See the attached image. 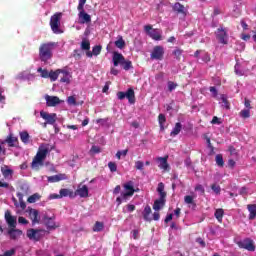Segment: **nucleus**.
Returning <instances> with one entry per match:
<instances>
[{
    "label": "nucleus",
    "instance_id": "obj_1",
    "mask_svg": "<svg viewBox=\"0 0 256 256\" xmlns=\"http://www.w3.org/2000/svg\"><path fill=\"white\" fill-rule=\"evenodd\" d=\"M48 153H49V145L47 144L41 145L38 149L36 156L34 157L31 163L32 169L37 170L39 169V167H43V162L47 158Z\"/></svg>",
    "mask_w": 256,
    "mask_h": 256
},
{
    "label": "nucleus",
    "instance_id": "obj_2",
    "mask_svg": "<svg viewBox=\"0 0 256 256\" xmlns=\"http://www.w3.org/2000/svg\"><path fill=\"white\" fill-rule=\"evenodd\" d=\"M124 191L121 193L120 197L116 198L118 205L131 199L132 195H135V183L133 181H128L123 184Z\"/></svg>",
    "mask_w": 256,
    "mask_h": 256
},
{
    "label": "nucleus",
    "instance_id": "obj_3",
    "mask_svg": "<svg viewBox=\"0 0 256 256\" xmlns=\"http://www.w3.org/2000/svg\"><path fill=\"white\" fill-rule=\"evenodd\" d=\"M57 47V43L55 42H48L45 44H42L39 48V57L40 60L44 63H47L51 57H53V51Z\"/></svg>",
    "mask_w": 256,
    "mask_h": 256
},
{
    "label": "nucleus",
    "instance_id": "obj_4",
    "mask_svg": "<svg viewBox=\"0 0 256 256\" xmlns=\"http://www.w3.org/2000/svg\"><path fill=\"white\" fill-rule=\"evenodd\" d=\"M61 17H63V13L58 12L50 19V27L56 35L63 33V30H61Z\"/></svg>",
    "mask_w": 256,
    "mask_h": 256
},
{
    "label": "nucleus",
    "instance_id": "obj_5",
    "mask_svg": "<svg viewBox=\"0 0 256 256\" xmlns=\"http://www.w3.org/2000/svg\"><path fill=\"white\" fill-rule=\"evenodd\" d=\"M144 30L154 41H163V31L161 29H154L151 25H146Z\"/></svg>",
    "mask_w": 256,
    "mask_h": 256
},
{
    "label": "nucleus",
    "instance_id": "obj_6",
    "mask_svg": "<svg viewBox=\"0 0 256 256\" xmlns=\"http://www.w3.org/2000/svg\"><path fill=\"white\" fill-rule=\"evenodd\" d=\"M117 97L120 101H123V99L126 97L131 105L135 103V91L133 88H129L126 92H118Z\"/></svg>",
    "mask_w": 256,
    "mask_h": 256
},
{
    "label": "nucleus",
    "instance_id": "obj_7",
    "mask_svg": "<svg viewBox=\"0 0 256 256\" xmlns=\"http://www.w3.org/2000/svg\"><path fill=\"white\" fill-rule=\"evenodd\" d=\"M40 117L46 121L44 124V127H47V125H55L57 121V114L56 113H48L45 111L40 112Z\"/></svg>",
    "mask_w": 256,
    "mask_h": 256
},
{
    "label": "nucleus",
    "instance_id": "obj_8",
    "mask_svg": "<svg viewBox=\"0 0 256 256\" xmlns=\"http://www.w3.org/2000/svg\"><path fill=\"white\" fill-rule=\"evenodd\" d=\"M238 247H240V249H246V251H255V241L251 238H245L238 242Z\"/></svg>",
    "mask_w": 256,
    "mask_h": 256
},
{
    "label": "nucleus",
    "instance_id": "obj_9",
    "mask_svg": "<svg viewBox=\"0 0 256 256\" xmlns=\"http://www.w3.org/2000/svg\"><path fill=\"white\" fill-rule=\"evenodd\" d=\"M216 37L223 45H227L229 36L227 35V28L220 27L216 31Z\"/></svg>",
    "mask_w": 256,
    "mask_h": 256
},
{
    "label": "nucleus",
    "instance_id": "obj_10",
    "mask_svg": "<svg viewBox=\"0 0 256 256\" xmlns=\"http://www.w3.org/2000/svg\"><path fill=\"white\" fill-rule=\"evenodd\" d=\"M163 55H165V49L163 46H155L150 57L156 61H161V59H163Z\"/></svg>",
    "mask_w": 256,
    "mask_h": 256
},
{
    "label": "nucleus",
    "instance_id": "obj_11",
    "mask_svg": "<svg viewBox=\"0 0 256 256\" xmlns=\"http://www.w3.org/2000/svg\"><path fill=\"white\" fill-rule=\"evenodd\" d=\"M72 78L73 75H71V72H69L67 68L60 69V83H65L66 85H69Z\"/></svg>",
    "mask_w": 256,
    "mask_h": 256
},
{
    "label": "nucleus",
    "instance_id": "obj_12",
    "mask_svg": "<svg viewBox=\"0 0 256 256\" xmlns=\"http://www.w3.org/2000/svg\"><path fill=\"white\" fill-rule=\"evenodd\" d=\"M44 99L47 107H57V105H61V103H63V100L59 99L57 96L45 95Z\"/></svg>",
    "mask_w": 256,
    "mask_h": 256
},
{
    "label": "nucleus",
    "instance_id": "obj_13",
    "mask_svg": "<svg viewBox=\"0 0 256 256\" xmlns=\"http://www.w3.org/2000/svg\"><path fill=\"white\" fill-rule=\"evenodd\" d=\"M28 213L32 221V225H36V223H41V219H43V216L45 215V214L40 215L39 211L33 208H31Z\"/></svg>",
    "mask_w": 256,
    "mask_h": 256
},
{
    "label": "nucleus",
    "instance_id": "obj_14",
    "mask_svg": "<svg viewBox=\"0 0 256 256\" xmlns=\"http://www.w3.org/2000/svg\"><path fill=\"white\" fill-rule=\"evenodd\" d=\"M5 221L8 224V227H10V229H15V227H17V216H13L11 215V211L7 210L5 212Z\"/></svg>",
    "mask_w": 256,
    "mask_h": 256
},
{
    "label": "nucleus",
    "instance_id": "obj_15",
    "mask_svg": "<svg viewBox=\"0 0 256 256\" xmlns=\"http://www.w3.org/2000/svg\"><path fill=\"white\" fill-rule=\"evenodd\" d=\"M168 159H169V156L157 158L159 169H161L162 171H169L170 166H169V163L167 162Z\"/></svg>",
    "mask_w": 256,
    "mask_h": 256
},
{
    "label": "nucleus",
    "instance_id": "obj_16",
    "mask_svg": "<svg viewBox=\"0 0 256 256\" xmlns=\"http://www.w3.org/2000/svg\"><path fill=\"white\" fill-rule=\"evenodd\" d=\"M194 57L196 59H201L203 61V63H209V61H211V56H209V53H207L203 50H197L194 53Z\"/></svg>",
    "mask_w": 256,
    "mask_h": 256
},
{
    "label": "nucleus",
    "instance_id": "obj_17",
    "mask_svg": "<svg viewBox=\"0 0 256 256\" xmlns=\"http://www.w3.org/2000/svg\"><path fill=\"white\" fill-rule=\"evenodd\" d=\"M76 195L83 199L89 197V188L87 185L80 184L76 190Z\"/></svg>",
    "mask_w": 256,
    "mask_h": 256
},
{
    "label": "nucleus",
    "instance_id": "obj_18",
    "mask_svg": "<svg viewBox=\"0 0 256 256\" xmlns=\"http://www.w3.org/2000/svg\"><path fill=\"white\" fill-rule=\"evenodd\" d=\"M112 61L114 67H118L119 65H123L125 63V57L119 52H114Z\"/></svg>",
    "mask_w": 256,
    "mask_h": 256
},
{
    "label": "nucleus",
    "instance_id": "obj_19",
    "mask_svg": "<svg viewBox=\"0 0 256 256\" xmlns=\"http://www.w3.org/2000/svg\"><path fill=\"white\" fill-rule=\"evenodd\" d=\"M42 220L44 221L47 229H57V224L55 223V217H49L44 215Z\"/></svg>",
    "mask_w": 256,
    "mask_h": 256
},
{
    "label": "nucleus",
    "instance_id": "obj_20",
    "mask_svg": "<svg viewBox=\"0 0 256 256\" xmlns=\"http://www.w3.org/2000/svg\"><path fill=\"white\" fill-rule=\"evenodd\" d=\"M27 237L31 241H39L41 239V231L35 229H29L27 231Z\"/></svg>",
    "mask_w": 256,
    "mask_h": 256
},
{
    "label": "nucleus",
    "instance_id": "obj_21",
    "mask_svg": "<svg viewBox=\"0 0 256 256\" xmlns=\"http://www.w3.org/2000/svg\"><path fill=\"white\" fill-rule=\"evenodd\" d=\"M48 183H59V181H65L68 179L67 175L65 174H56L53 176H46Z\"/></svg>",
    "mask_w": 256,
    "mask_h": 256
},
{
    "label": "nucleus",
    "instance_id": "obj_22",
    "mask_svg": "<svg viewBox=\"0 0 256 256\" xmlns=\"http://www.w3.org/2000/svg\"><path fill=\"white\" fill-rule=\"evenodd\" d=\"M79 23H91V15L87 14L85 10H79L78 14Z\"/></svg>",
    "mask_w": 256,
    "mask_h": 256
},
{
    "label": "nucleus",
    "instance_id": "obj_23",
    "mask_svg": "<svg viewBox=\"0 0 256 256\" xmlns=\"http://www.w3.org/2000/svg\"><path fill=\"white\" fill-rule=\"evenodd\" d=\"M1 173L3 177L7 179V181H11V179H13V170L9 168V166L7 165L2 166Z\"/></svg>",
    "mask_w": 256,
    "mask_h": 256
},
{
    "label": "nucleus",
    "instance_id": "obj_24",
    "mask_svg": "<svg viewBox=\"0 0 256 256\" xmlns=\"http://www.w3.org/2000/svg\"><path fill=\"white\" fill-rule=\"evenodd\" d=\"M165 202H166V199L163 197H160L159 199L155 200L153 204L154 211H161V209L165 207Z\"/></svg>",
    "mask_w": 256,
    "mask_h": 256
},
{
    "label": "nucleus",
    "instance_id": "obj_25",
    "mask_svg": "<svg viewBox=\"0 0 256 256\" xmlns=\"http://www.w3.org/2000/svg\"><path fill=\"white\" fill-rule=\"evenodd\" d=\"M16 195L18 197L19 203H17V200H14L15 206L20 207V209H25V207H27V204H25V201L23 200V193L18 192Z\"/></svg>",
    "mask_w": 256,
    "mask_h": 256
},
{
    "label": "nucleus",
    "instance_id": "obj_26",
    "mask_svg": "<svg viewBox=\"0 0 256 256\" xmlns=\"http://www.w3.org/2000/svg\"><path fill=\"white\" fill-rule=\"evenodd\" d=\"M247 209L249 211L248 218L250 221H253V219L256 217V204H248Z\"/></svg>",
    "mask_w": 256,
    "mask_h": 256
},
{
    "label": "nucleus",
    "instance_id": "obj_27",
    "mask_svg": "<svg viewBox=\"0 0 256 256\" xmlns=\"http://www.w3.org/2000/svg\"><path fill=\"white\" fill-rule=\"evenodd\" d=\"M223 215H225V210H223V208L215 210L214 217L217 219L218 223H223Z\"/></svg>",
    "mask_w": 256,
    "mask_h": 256
},
{
    "label": "nucleus",
    "instance_id": "obj_28",
    "mask_svg": "<svg viewBox=\"0 0 256 256\" xmlns=\"http://www.w3.org/2000/svg\"><path fill=\"white\" fill-rule=\"evenodd\" d=\"M105 229V223L96 221L92 230L94 233H100V231H103Z\"/></svg>",
    "mask_w": 256,
    "mask_h": 256
},
{
    "label": "nucleus",
    "instance_id": "obj_29",
    "mask_svg": "<svg viewBox=\"0 0 256 256\" xmlns=\"http://www.w3.org/2000/svg\"><path fill=\"white\" fill-rule=\"evenodd\" d=\"M235 73H236V75H239L241 77L243 75H247V70L243 69V66H241V64H239V62H237L235 65Z\"/></svg>",
    "mask_w": 256,
    "mask_h": 256
},
{
    "label": "nucleus",
    "instance_id": "obj_30",
    "mask_svg": "<svg viewBox=\"0 0 256 256\" xmlns=\"http://www.w3.org/2000/svg\"><path fill=\"white\" fill-rule=\"evenodd\" d=\"M29 139H31V136H29V133L27 131L20 132V140L24 145H28Z\"/></svg>",
    "mask_w": 256,
    "mask_h": 256
},
{
    "label": "nucleus",
    "instance_id": "obj_31",
    "mask_svg": "<svg viewBox=\"0 0 256 256\" xmlns=\"http://www.w3.org/2000/svg\"><path fill=\"white\" fill-rule=\"evenodd\" d=\"M59 194H60V199H63V197H73V191L67 188L60 189Z\"/></svg>",
    "mask_w": 256,
    "mask_h": 256
},
{
    "label": "nucleus",
    "instance_id": "obj_32",
    "mask_svg": "<svg viewBox=\"0 0 256 256\" xmlns=\"http://www.w3.org/2000/svg\"><path fill=\"white\" fill-rule=\"evenodd\" d=\"M157 191H158V194L160 197H162V198L167 197V193L165 192V184H163V182H160L158 184Z\"/></svg>",
    "mask_w": 256,
    "mask_h": 256
},
{
    "label": "nucleus",
    "instance_id": "obj_33",
    "mask_svg": "<svg viewBox=\"0 0 256 256\" xmlns=\"http://www.w3.org/2000/svg\"><path fill=\"white\" fill-rule=\"evenodd\" d=\"M182 127L183 126L181 125L180 122L176 123L175 127L172 129V131L170 133L171 137H175V136L179 135V133H181Z\"/></svg>",
    "mask_w": 256,
    "mask_h": 256
},
{
    "label": "nucleus",
    "instance_id": "obj_34",
    "mask_svg": "<svg viewBox=\"0 0 256 256\" xmlns=\"http://www.w3.org/2000/svg\"><path fill=\"white\" fill-rule=\"evenodd\" d=\"M143 218L145 221H152L151 219V206H146L143 211Z\"/></svg>",
    "mask_w": 256,
    "mask_h": 256
},
{
    "label": "nucleus",
    "instance_id": "obj_35",
    "mask_svg": "<svg viewBox=\"0 0 256 256\" xmlns=\"http://www.w3.org/2000/svg\"><path fill=\"white\" fill-rule=\"evenodd\" d=\"M18 139L17 137H14L13 135H10L7 139H6V143H8V145L10 147H17V143H18Z\"/></svg>",
    "mask_w": 256,
    "mask_h": 256
},
{
    "label": "nucleus",
    "instance_id": "obj_36",
    "mask_svg": "<svg viewBox=\"0 0 256 256\" xmlns=\"http://www.w3.org/2000/svg\"><path fill=\"white\" fill-rule=\"evenodd\" d=\"M60 71L61 69H58L56 71H50L48 79H50L51 81H57V79H59Z\"/></svg>",
    "mask_w": 256,
    "mask_h": 256
},
{
    "label": "nucleus",
    "instance_id": "obj_37",
    "mask_svg": "<svg viewBox=\"0 0 256 256\" xmlns=\"http://www.w3.org/2000/svg\"><path fill=\"white\" fill-rule=\"evenodd\" d=\"M9 235H10L11 239H17V237H21V235H23V232L21 230H15L12 228L9 231Z\"/></svg>",
    "mask_w": 256,
    "mask_h": 256
},
{
    "label": "nucleus",
    "instance_id": "obj_38",
    "mask_svg": "<svg viewBox=\"0 0 256 256\" xmlns=\"http://www.w3.org/2000/svg\"><path fill=\"white\" fill-rule=\"evenodd\" d=\"M37 73H39L40 77H42L43 79H49V72L47 69L39 67L37 69Z\"/></svg>",
    "mask_w": 256,
    "mask_h": 256
},
{
    "label": "nucleus",
    "instance_id": "obj_39",
    "mask_svg": "<svg viewBox=\"0 0 256 256\" xmlns=\"http://www.w3.org/2000/svg\"><path fill=\"white\" fill-rule=\"evenodd\" d=\"M158 121H159L160 129L161 131H163L165 129V121H167V119L165 118V115L159 114Z\"/></svg>",
    "mask_w": 256,
    "mask_h": 256
},
{
    "label": "nucleus",
    "instance_id": "obj_40",
    "mask_svg": "<svg viewBox=\"0 0 256 256\" xmlns=\"http://www.w3.org/2000/svg\"><path fill=\"white\" fill-rule=\"evenodd\" d=\"M115 46L118 49H123V47H125V40H123V36L118 37V40L115 41Z\"/></svg>",
    "mask_w": 256,
    "mask_h": 256
},
{
    "label": "nucleus",
    "instance_id": "obj_41",
    "mask_svg": "<svg viewBox=\"0 0 256 256\" xmlns=\"http://www.w3.org/2000/svg\"><path fill=\"white\" fill-rule=\"evenodd\" d=\"M41 199V196L37 193L31 195L28 197V203H36L37 201H39Z\"/></svg>",
    "mask_w": 256,
    "mask_h": 256
},
{
    "label": "nucleus",
    "instance_id": "obj_42",
    "mask_svg": "<svg viewBox=\"0 0 256 256\" xmlns=\"http://www.w3.org/2000/svg\"><path fill=\"white\" fill-rule=\"evenodd\" d=\"M174 11H177V13H185V6H183L181 3H175L174 4Z\"/></svg>",
    "mask_w": 256,
    "mask_h": 256
},
{
    "label": "nucleus",
    "instance_id": "obj_43",
    "mask_svg": "<svg viewBox=\"0 0 256 256\" xmlns=\"http://www.w3.org/2000/svg\"><path fill=\"white\" fill-rule=\"evenodd\" d=\"M81 49H83L84 51H89L91 49V43L89 42V40H82Z\"/></svg>",
    "mask_w": 256,
    "mask_h": 256
},
{
    "label": "nucleus",
    "instance_id": "obj_44",
    "mask_svg": "<svg viewBox=\"0 0 256 256\" xmlns=\"http://www.w3.org/2000/svg\"><path fill=\"white\" fill-rule=\"evenodd\" d=\"M68 105H71L73 107L77 106V98L75 96H69L67 98Z\"/></svg>",
    "mask_w": 256,
    "mask_h": 256
},
{
    "label": "nucleus",
    "instance_id": "obj_45",
    "mask_svg": "<svg viewBox=\"0 0 256 256\" xmlns=\"http://www.w3.org/2000/svg\"><path fill=\"white\" fill-rule=\"evenodd\" d=\"M216 165H218V167H223V165H225V162L223 161V156L220 154L216 155Z\"/></svg>",
    "mask_w": 256,
    "mask_h": 256
},
{
    "label": "nucleus",
    "instance_id": "obj_46",
    "mask_svg": "<svg viewBox=\"0 0 256 256\" xmlns=\"http://www.w3.org/2000/svg\"><path fill=\"white\" fill-rule=\"evenodd\" d=\"M240 117H243V119H249V117H251V112L249 109H244L240 112Z\"/></svg>",
    "mask_w": 256,
    "mask_h": 256
},
{
    "label": "nucleus",
    "instance_id": "obj_47",
    "mask_svg": "<svg viewBox=\"0 0 256 256\" xmlns=\"http://www.w3.org/2000/svg\"><path fill=\"white\" fill-rule=\"evenodd\" d=\"M101 49H102L101 45L94 46L93 49H92L93 55L95 57H97V55H100L101 54Z\"/></svg>",
    "mask_w": 256,
    "mask_h": 256
},
{
    "label": "nucleus",
    "instance_id": "obj_48",
    "mask_svg": "<svg viewBox=\"0 0 256 256\" xmlns=\"http://www.w3.org/2000/svg\"><path fill=\"white\" fill-rule=\"evenodd\" d=\"M212 191L216 194L219 195V193H221V186L217 185V184H213L211 186Z\"/></svg>",
    "mask_w": 256,
    "mask_h": 256
},
{
    "label": "nucleus",
    "instance_id": "obj_49",
    "mask_svg": "<svg viewBox=\"0 0 256 256\" xmlns=\"http://www.w3.org/2000/svg\"><path fill=\"white\" fill-rule=\"evenodd\" d=\"M128 150H121L116 153L117 159H121V157H127Z\"/></svg>",
    "mask_w": 256,
    "mask_h": 256
},
{
    "label": "nucleus",
    "instance_id": "obj_50",
    "mask_svg": "<svg viewBox=\"0 0 256 256\" xmlns=\"http://www.w3.org/2000/svg\"><path fill=\"white\" fill-rule=\"evenodd\" d=\"M173 55L176 57V59H181V55H183V50L177 48L173 51Z\"/></svg>",
    "mask_w": 256,
    "mask_h": 256
},
{
    "label": "nucleus",
    "instance_id": "obj_51",
    "mask_svg": "<svg viewBox=\"0 0 256 256\" xmlns=\"http://www.w3.org/2000/svg\"><path fill=\"white\" fill-rule=\"evenodd\" d=\"M108 167L111 173H115V171H117V164L115 162H109Z\"/></svg>",
    "mask_w": 256,
    "mask_h": 256
},
{
    "label": "nucleus",
    "instance_id": "obj_52",
    "mask_svg": "<svg viewBox=\"0 0 256 256\" xmlns=\"http://www.w3.org/2000/svg\"><path fill=\"white\" fill-rule=\"evenodd\" d=\"M135 167L136 169H138V171H143V167H145V164L143 163V161H136Z\"/></svg>",
    "mask_w": 256,
    "mask_h": 256
},
{
    "label": "nucleus",
    "instance_id": "obj_53",
    "mask_svg": "<svg viewBox=\"0 0 256 256\" xmlns=\"http://www.w3.org/2000/svg\"><path fill=\"white\" fill-rule=\"evenodd\" d=\"M85 3H87V0H79L78 11H85L84 10Z\"/></svg>",
    "mask_w": 256,
    "mask_h": 256
},
{
    "label": "nucleus",
    "instance_id": "obj_54",
    "mask_svg": "<svg viewBox=\"0 0 256 256\" xmlns=\"http://www.w3.org/2000/svg\"><path fill=\"white\" fill-rule=\"evenodd\" d=\"M122 66L125 71H129L131 69V61L124 60V63L122 64Z\"/></svg>",
    "mask_w": 256,
    "mask_h": 256
},
{
    "label": "nucleus",
    "instance_id": "obj_55",
    "mask_svg": "<svg viewBox=\"0 0 256 256\" xmlns=\"http://www.w3.org/2000/svg\"><path fill=\"white\" fill-rule=\"evenodd\" d=\"M193 199H194V197L193 196H189V195L184 197V201H185V203L187 205H191L193 203Z\"/></svg>",
    "mask_w": 256,
    "mask_h": 256
},
{
    "label": "nucleus",
    "instance_id": "obj_56",
    "mask_svg": "<svg viewBox=\"0 0 256 256\" xmlns=\"http://www.w3.org/2000/svg\"><path fill=\"white\" fill-rule=\"evenodd\" d=\"M175 89H177V84L174 83V82L169 81L168 82V90L169 91H175Z\"/></svg>",
    "mask_w": 256,
    "mask_h": 256
},
{
    "label": "nucleus",
    "instance_id": "obj_57",
    "mask_svg": "<svg viewBox=\"0 0 256 256\" xmlns=\"http://www.w3.org/2000/svg\"><path fill=\"white\" fill-rule=\"evenodd\" d=\"M195 191H198L199 193H201V195H203V193H205V188L203 187V185L198 184L195 187Z\"/></svg>",
    "mask_w": 256,
    "mask_h": 256
},
{
    "label": "nucleus",
    "instance_id": "obj_58",
    "mask_svg": "<svg viewBox=\"0 0 256 256\" xmlns=\"http://www.w3.org/2000/svg\"><path fill=\"white\" fill-rule=\"evenodd\" d=\"M211 123L212 125H221V119L218 118L217 116H214Z\"/></svg>",
    "mask_w": 256,
    "mask_h": 256
},
{
    "label": "nucleus",
    "instance_id": "obj_59",
    "mask_svg": "<svg viewBox=\"0 0 256 256\" xmlns=\"http://www.w3.org/2000/svg\"><path fill=\"white\" fill-rule=\"evenodd\" d=\"M14 255H15V249H11L6 251L2 256H14Z\"/></svg>",
    "mask_w": 256,
    "mask_h": 256
},
{
    "label": "nucleus",
    "instance_id": "obj_60",
    "mask_svg": "<svg viewBox=\"0 0 256 256\" xmlns=\"http://www.w3.org/2000/svg\"><path fill=\"white\" fill-rule=\"evenodd\" d=\"M14 255H15V249H11L6 251L2 256H14Z\"/></svg>",
    "mask_w": 256,
    "mask_h": 256
},
{
    "label": "nucleus",
    "instance_id": "obj_61",
    "mask_svg": "<svg viewBox=\"0 0 256 256\" xmlns=\"http://www.w3.org/2000/svg\"><path fill=\"white\" fill-rule=\"evenodd\" d=\"M126 209H127V211H128L129 213H133V210L135 209V205H133V204H128V205L126 206Z\"/></svg>",
    "mask_w": 256,
    "mask_h": 256
},
{
    "label": "nucleus",
    "instance_id": "obj_62",
    "mask_svg": "<svg viewBox=\"0 0 256 256\" xmlns=\"http://www.w3.org/2000/svg\"><path fill=\"white\" fill-rule=\"evenodd\" d=\"M210 93H212L213 97H217V88L214 86L210 87Z\"/></svg>",
    "mask_w": 256,
    "mask_h": 256
},
{
    "label": "nucleus",
    "instance_id": "obj_63",
    "mask_svg": "<svg viewBox=\"0 0 256 256\" xmlns=\"http://www.w3.org/2000/svg\"><path fill=\"white\" fill-rule=\"evenodd\" d=\"M132 237L133 239H139V230H133Z\"/></svg>",
    "mask_w": 256,
    "mask_h": 256
},
{
    "label": "nucleus",
    "instance_id": "obj_64",
    "mask_svg": "<svg viewBox=\"0 0 256 256\" xmlns=\"http://www.w3.org/2000/svg\"><path fill=\"white\" fill-rule=\"evenodd\" d=\"M49 199H61V195L60 194H50Z\"/></svg>",
    "mask_w": 256,
    "mask_h": 256
}]
</instances>
